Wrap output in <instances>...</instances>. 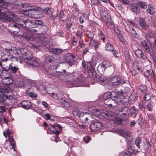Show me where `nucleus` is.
Listing matches in <instances>:
<instances>
[{"instance_id": "f257e3e1", "label": "nucleus", "mask_w": 156, "mask_h": 156, "mask_svg": "<svg viewBox=\"0 0 156 156\" xmlns=\"http://www.w3.org/2000/svg\"><path fill=\"white\" fill-rule=\"evenodd\" d=\"M15 17H16L15 21H12L9 22H14L16 24L12 26V30H11L12 33L15 32L18 33L19 31V27L20 26H22L23 27H25L27 29H30L32 27V22L30 20H20V19H18V21L15 15L13 13Z\"/></svg>"}, {"instance_id": "f03ea898", "label": "nucleus", "mask_w": 156, "mask_h": 156, "mask_svg": "<svg viewBox=\"0 0 156 156\" xmlns=\"http://www.w3.org/2000/svg\"><path fill=\"white\" fill-rule=\"evenodd\" d=\"M2 0L0 1V7L4 5ZM16 17L13 14L12 12H11L5 9L3 11L0 8V19L3 21L11 22L15 21Z\"/></svg>"}, {"instance_id": "7ed1b4c3", "label": "nucleus", "mask_w": 156, "mask_h": 156, "mask_svg": "<svg viewBox=\"0 0 156 156\" xmlns=\"http://www.w3.org/2000/svg\"><path fill=\"white\" fill-rule=\"evenodd\" d=\"M124 93L123 91H121L119 92L112 91L111 94V96L114 100H115L118 104L121 105H127V104L129 102L128 97L124 98V97L122 98L123 96H124Z\"/></svg>"}, {"instance_id": "20e7f679", "label": "nucleus", "mask_w": 156, "mask_h": 156, "mask_svg": "<svg viewBox=\"0 0 156 156\" xmlns=\"http://www.w3.org/2000/svg\"><path fill=\"white\" fill-rule=\"evenodd\" d=\"M112 92L110 93H108L105 94L103 96L104 99V103L107 106L112 108H115L118 104L116 101L111 96V94Z\"/></svg>"}, {"instance_id": "39448f33", "label": "nucleus", "mask_w": 156, "mask_h": 156, "mask_svg": "<svg viewBox=\"0 0 156 156\" xmlns=\"http://www.w3.org/2000/svg\"><path fill=\"white\" fill-rule=\"evenodd\" d=\"M1 94L0 96V102L2 104H4L5 105H11L14 104L17 101V99L12 97L7 96Z\"/></svg>"}, {"instance_id": "423d86ee", "label": "nucleus", "mask_w": 156, "mask_h": 156, "mask_svg": "<svg viewBox=\"0 0 156 156\" xmlns=\"http://www.w3.org/2000/svg\"><path fill=\"white\" fill-rule=\"evenodd\" d=\"M31 28V29H30L27 33L23 34V37L26 40L34 41L35 40V38L33 34H36V32L38 30L36 29V27H32Z\"/></svg>"}, {"instance_id": "0eeeda50", "label": "nucleus", "mask_w": 156, "mask_h": 156, "mask_svg": "<svg viewBox=\"0 0 156 156\" xmlns=\"http://www.w3.org/2000/svg\"><path fill=\"white\" fill-rule=\"evenodd\" d=\"M110 81L114 85L122 86L126 82L124 79L117 76L112 77Z\"/></svg>"}, {"instance_id": "6e6552de", "label": "nucleus", "mask_w": 156, "mask_h": 156, "mask_svg": "<svg viewBox=\"0 0 156 156\" xmlns=\"http://www.w3.org/2000/svg\"><path fill=\"white\" fill-rule=\"evenodd\" d=\"M108 13L107 11H104L101 13V15L103 17H105V20H107L106 22L107 25L111 28H113L114 27V26L113 23L112 21L110 18L108 17Z\"/></svg>"}, {"instance_id": "1a4fd4ad", "label": "nucleus", "mask_w": 156, "mask_h": 156, "mask_svg": "<svg viewBox=\"0 0 156 156\" xmlns=\"http://www.w3.org/2000/svg\"><path fill=\"white\" fill-rule=\"evenodd\" d=\"M90 127L91 131L94 132L101 128V124L99 120H96L91 122Z\"/></svg>"}, {"instance_id": "9d476101", "label": "nucleus", "mask_w": 156, "mask_h": 156, "mask_svg": "<svg viewBox=\"0 0 156 156\" xmlns=\"http://www.w3.org/2000/svg\"><path fill=\"white\" fill-rule=\"evenodd\" d=\"M96 64V62L93 61L87 62V70L89 73L91 72L92 74H93V73H95Z\"/></svg>"}, {"instance_id": "9b49d317", "label": "nucleus", "mask_w": 156, "mask_h": 156, "mask_svg": "<svg viewBox=\"0 0 156 156\" xmlns=\"http://www.w3.org/2000/svg\"><path fill=\"white\" fill-rule=\"evenodd\" d=\"M24 61L27 64H28L34 67H38L39 66V63L37 62L36 60L34 58H25Z\"/></svg>"}, {"instance_id": "f8f14e48", "label": "nucleus", "mask_w": 156, "mask_h": 156, "mask_svg": "<svg viewBox=\"0 0 156 156\" xmlns=\"http://www.w3.org/2000/svg\"><path fill=\"white\" fill-rule=\"evenodd\" d=\"M89 111L91 112V113L94 114V115H101L102 116L104 117L105 118H106L107 115H108L107 113H105L103 112V110H100L99 111L98 110L96 109H93L92 110H91L90 108H88Z\"/></svg>"}, {"instance_id": "ddd939ff", "label": "nucleus", "mask_w": 156, "mask_h": 156, "mask_svg": "<svg viewBox=\"0 0 156 156\" xmlns=\"http://www.w3.org/2000/svg\"><path fill=\"white\" fill-rule=\"evenodd\" d=\"M74 57L70 53L66 54L64 57V59L66 61V63H69V67L71 66L72 64L74 62Z\"/></svg>"}, {"instance_id": "4468645a", "label": "nucleus", "mask_w": 156, "mask_h": 156, "mask_svg": "<svg viewBox=\"0 0 156 156\" xmlns=\"http://www.w3.org/2000/svg\"><path fill=\"white\" fill-rule=\"evenodd\" d=\"M51 12V11L49 8L42 9L40 7V18L43 17L45 14H49Z\"/></svg>"}, {"instance_id": "2eb2a0df", "label": "nucleus", "mask_w": 156, "mask_h": 156, "mask_svg": "<svg viewBox=\"0 0 156 156\" xmlns=\"http://www.w3.org/2000/svg\"><path fill=\"white\" fill-rule=\"evenodd\" d=\"M135 54L137 57L141 58L145 60H148L146 55L144 54L142 51L140 49H138L135 50Z\"/></svg>"}, {"instance_id": "dca6fc26", "label": "nucleus", "mask_w": 156, "mask_h": 156, "mask_svg": "<svg viewBox=\"0 0 156 156\" xmlns=\"http://www.w3.org/2000/svg\"><path fill=\"white\" fill-rule=\"evenodd\" d=\"M2 82L4 84L9 85L13 83V80L12 77H6L2 79Z\"/></svg>"}, {"instance_id": "f3484780", "label": "nucleus", "mask_w": 156, "mask_h": 156, "mask_svg": "<svg viewBox=\"0 0 156 156\" xmlns=\"http://www.w3.org/2000/svg\"><path fill=\"white\" fill-rule=\"evenodd\" d=\"M37 13H38V11L36 10L35 11L34 10H30V9H27L24 10L23 12V14L26 15H28L29 16H31V14H36Z\"/></svg>"}, {"instance_id": "a211bd4d", "label": "nucleus", "mask_w": 156, "mask_h": 156, "mask_svg": "<svg viewBox=\"0 0 156 156\" xmlns=\"http://www.w3.org/2000/svg\"><path fill=\"white\" fill-rule=\"evenodd\" d=\"M21 105L23 108L28 109L31 106V103L28 101H23L21 102Z\"/></svg>"}, {"instance_id": "6ab92c4d", "label": "nucleus", "mask_w": 156, "mask_h": 156, "mask_svg": "<svg viewBox=\"0 0 156 156\" xmlns=\"http://www.w3.org/2000/svg\"><path fill=\"white\" fill-rule=\"evenodd\" d=\"M139 23L140 25L143 29H146L147 28L148 26L145 22L144 18H140L139 19Z\"/></svg>"}, {"instance_id": "aec40b11", "label": "nucleus", "mask_w": 156, "mask_h": 156, "mask_svg": "<svg viewBox=\"0 0 156 156\" xmlns=\"http://www.w3.org/2000/svg\"><path fill=\"white\" fill-rule=\"evenodd\" d=\"M118 132L120 135L125 137L129 136L130 134L129 131L126 129H119Z\"/></svg>"}, {"instance_id": "412c9836", "label": "nucleus", "mask_w": 156, "mask_h": 156, "mask_svg": "<svg viewBox=\"0 0 156 156\" xmlns=\"http://www.w3.org/2000/svg\"><path fill=\"white\" fill-rule=\"evenodd\" d=\"M5 54L2 49H0V58L2 59V62L7 61L9 59V58L5 57Z\"/></svg>"}, {"instance_id": "4be33fe9", "label": "nucleus", "mask_w": 156, "mask_h": 156, "mask_svg": "<svg viewBox=\"0 0 156 156\" xmlns=\"http://www.w3.org/2000/svg\"><path fill=\"white\" fill-rule=\"evenodd\" d=\"M19 68L17 66H15L12 63L10 64L9 72L13 74H15L18 70Z\"/></svg>"}, {"instance_id": "5701e85b", "label": "nucleus", "mask_w": 156, "mask_h": 156, "mask_svg": "<svg viewBox=\"0 0 156 156\" xmlns=\"http://www.w3.org/2000/svg\"><path fill=\"white\" fill-rule=\"evenodd\" d=\"M61 102L64 107L67 108H68L70 107V105L69 102L68 100L66 98H62L61 99Z\"/></svg>"}, {"instance_id": "b1692460", "label": "nucleus", "mask_w": 156, "mask_h": 156, "mask_svg": "<svg viewBox=\"0 0 156 156\" xmlns=\"http://www.w3.org/2000/svg\"><path fill=\"white\" fill-rule=\"evenodd\" d=\"M141 44L142 47L144 48L145 50L147 52H150V49L146 41H144L141 42Z\"/></svg>"}, {"instance_id": "393cba45", "label": "nucleus", "mask_w": 156, "mask_h": 156, "mask_svg": "<svg viewBox=\"0 0 156 156\" xmlns=\"http://www.w3.org/2000/svg\"><path fill=\"white\" fill-rule=\"evenodd\" d=\"M144 100L142 101V103L140 104V105H142L143 107H145L144 105L145 101H148L151 99V96L150 94H147L145 95H144L143 97Z\"/></svg>"}, {"instance_id": "a878e982", "label": "nucleus", "mask_w": 156, "mask_h": 156, "mask_svg": "<svg viewBox=\"0 0 156 156\" xmlns=\"http://www.w3.org/2000/svg\"><path fill=\"white\" fill-rule=\"evenodd\" d=\"M135 4H137L141 8L145 9L147 7V5L146 3L144 2H139L136 0L134 2Z\"/></svg>"}, {"instance_id": "bb28decb", "label": "nucleus", "mask_w": 156, "mask_h": 156, "mask_svg": "<svg viewBox=\"0 0 156 156\" xmlns=\"http://www.w3.org/2000/svg\"><path fill=\"white\" fill-rule=\"evenodd\" d=\"M48 50L50 52L53 53L55 54H58L61 53L62 50L59 48H49Z\"/></svg>"}, {"instance_id": "cd10ccee", "label": "nucleus", "mask_w": 156, "mask_h": 156, "mask_svg": "<svg viewBox=\"0 0 156 156\" xmlns=\"http://www.w3.org/2000/svg\"><path fill=\"white\" fill-rule=\"evenodd\" d=\"M13 136H9L8 140H9L10 144L12 146V148L14 150V148L16 147V143L15 141L13 139Z\"/></svg>"}, {"instance_id": "c85d7f7f", "label": "nucleus", "mask_w": 156, "mask_h": 156, "mask_svg": "<svg viewBox=\"0 0 156 156\" xmlns=\"http://www.w3.org/2000/svg\"><path fill=\"white\" fill-rule=\"evenodd\" d=\"M48 28L45 25H43L40 27V31L42 34H45L48 31Z\"/></svg>"}, {"instance_id": "c756f323", "label": "nucleus", "mask_w": 156, "mask_h": 156, "mask_svg": "<svg viewBox=\"0 0 156 156\" xmlns=\"http://www.w3.org/2000/svg\"><path fill=\"white\" fill-rule=\"evenodd\" d=\"M93 117V116L90 115L89 114L87 113H85L83 114V119L86 122L88 121L89 119H92Z\"/></svg>"}, {"instance_id": "7c9ffc66", "label": "nucleus", "mask_w": 156, "mask_h": 156, "mask_svg": "<svg viewBox=\"0 0 156 156\" xmlns=\"http://www.w3.org/2000/svg\"><path fill=\"white\" fill-rule=\"evenodd\" d=\"M133 3L131 4V5L129 7V9L133 12H135L136 10L137 9V4H135L134 2H135L136 0H133Z\"/></svg>"}, {"instance_id": "2f4dec72", "label": "nucleus", "mask_w": 156, "mask_h": 156, "mask_svg": "<svg viewBox=\"0 0 156 156\" xmlns=\"http://www.w3.org/2000/svg\"><path fill=\"white\" fill-rule=\"evenodd\" d=\"M63 71L64 72V73L62 72H61V73L60 72H58V74H59V75L58 76L59 78L62 80H64L65 78V75H66V74H65L66 70H63Z\"/></svg>"}, {"instance_id": "473e14b6", "label": "nucleus", "mask_w": 156, "mask_h": 156, "mask_svg": "<svg viewBox=\"0 0 156 156\" xmlns=\"http://www.w3.org/2000/svg\"><path fill=\"white\" fill-rule=\"evenodd\" d=\"M141 66H139L138 63H136L133 66L132 69L140 72L141 70Z\"/></svg>"}, {"instance_id": "72a5a7b5", "label": "nucleus", "mask_w": 156, "mask_h": 156, "mask_svg": "<svg viewBox=\"0 0 156 156\" xmlns=\"http://www.w3.org/2000/svg\"><path fill=\"white\" fill-rule=\"evenodd\" d=\"M130 112L131 115L135 117L137 113V111L135 109V107L134 106L132 107L130 109Z\"/></svg>"}, {"instance_id": "f704fd0d", "label": "nucleus", "mask_w": 156, "mask_h": 156, "mask_svg": "<svg viewBox=\"0 0 156 156\" xmlns=\"http://www.w3.org/2000/svg\"><path fill=\"white\" fill-rule=\"evenodd\" d=\"M105 49L106 50L111 51H112L114 50L113 46L109 43L107 44L105 47Z\"/></svg>"}, {"instance_id": "c9c22d12", "label": "nucleus", "mask_w": 156, "mask_h": 156, "mask_svg": "<svg viewBox=\"0 0 156 156\" xmlns=\"http://www.w3.org/2000/svg\"><path fill=\"white\" fill-rule=\"evenodd\" d=\"M139 89L142 93L145 94L147 91V88L145 85H143L140 87Z\"/></svg>"}, {"instance_id": "e433bc0d", "label": "nucleus", "mask_w": 156, "mask_h": 156, "mask_svg": "<svg viewBox=\"0 0 156 156\" xmlns=\"http://www.w3.org/2000/svg\"><path fill=\"white\" fill-rule=\"evenodd\" d=\"M15 84L16 86L19 87L23 86V82L22 80H17Z\"/></svg>"}, {"instance_id": "4c0bfd02", "label": "nucleus", "mask_w": 156, "mask_h": 156, "mask_svg": "<svg viewBox=\"0 0 156 156\" xmlns=\"http://www.w3.org/2000/svg\"><path fill=\"white\" fill-rule=\"evenodd\" d=\"M144 75L150 79H151L152 76L151 72L147 69H146V71H145Z\"/></svg>"}, {"instance_id": "58836bf2", "label": "nucleus", "mask_w": 156, "mask_h": 156, "mask_svg": "<svg viewBox=\"0 0 156 156\" xmlns=\"http://www.w3.org/2000/svg\"><path fill=\"white\" fill-rule=\"evenodd\" d=\"M2 71L3 72L4 71H5L6 72H9L10 69V65H9V66H5L4 65H2Z\"/></svg>"}, {"instance_id": "ea45409f", "label": "nucleus", "mask_w": 156, "mask_h": 156, "mask_svg": "<svg viewBox=\"0 0 156 156\" xmlns=\"http://www.w3.org/2000/svg\"><path fill=\"white\" fill-rule=\"evenodd\" d=\"M141 139L140 137H138L135 140V144L137 147L139 148L140 147V144L141 143Z\"/></svg>"}, {"instance_id": "a19ab883", "label": "nucleus", "mask_w": 156, "mask_h": 156, "mask_svg": "<svg viewBox=\"0 0 156 156\" xmlns=\"http://www.w3.org/2000/svg\"><path fill=\"white\" fill-rule=\"evenodd\" d=\"M129 110V109L128 108L125 107L122 109V112L124 115H129L128 111Z\"/></svg>"}, {"instance_id": "79ce46f5", "label": "nucleus", "mask_w": 156, "mask_h": 156, "mask_svg": "<svg viewBox=\"0 0 156 156\" xmlns=\"http://www.w3.org/2000/svg\"><path fill=\"white\" fill-rule=\"evenodd\" d=\"M101 76L95 74V76H93V80L94 82H99Z\"/></svg>"}, {"instance_id": "37998d69", "label": "nucleus", "mask_w": 156, "mask_h": 156, "mask_svg": "<svg viewBox=\"0 0 156 156\" xmlns=\"http://www.w3.org/2000/svg\"><path fill=\"white\" fill-rule=\"evenodd\" d=\"M83 80L84 78L81 76H80L77 77L75 81H76V83L78 84L83 81Z\"/></svg>"}, {"instance_id": "c03bdc74", "label": "nucleus", "mask_w": 156, "mask_h": 156, "mask_svg": "<svg viewBox=\"0 0 156 156\" xmlns=\"http://www.w3.org/2000/svg\"><path fill=\"white\" fill-rule=\"evenodd\" d=\"M50 125L51 126V127L50 128H48V129L51 130H52V128H54L55 126H56L59 129H61L62 128L61 126L58 124H54V125H52L51 124Z\"/></svg>"}, {"instance_id": "a18cd8bd", "label": "nucleus", "mask_w": 156, "mask_h": 156, "mask_svg": "<svg viewBox=\"0 0 156 156\" xmlns=\"http://www.w3.org/2000/svg\"><path fill=\"white\" fill-rule=\"evenodd\" d=\"M107 80L105 77L103 76H101L99 83L104 84V83L106 82Z\"/></svg>"}, {"instance_id": "49530a36", "label": "nucleus", "mask_w": 156, "mask_h": 156, "mask_svg": "<svg viewBox=\"0 0 156 156\" xmlns=\"http://www.w3.org/2000/svg\"><path fill=\"white\" fill-rule=\"evenodd\" d=\"M147 12L150 14H153L155 12L154 9L152 7H148L147 9Z\"/></svg>"}, {"instance_id": "de8ad7c7", "label": "nucleus", "mask_w": 156, "mask_h": 156, "mask_svg": "<svg viewBox=\"0 0 156 156\" xmlns=\"http://www.w3.org/2000/svg\"><path fill=\"white\" fill-rule=\"evenodd\" d=\"M99 37L103 41L105 40V37L104 33L102 31H100L99 33Z\"/></svg>"}, {"instance_id": "09e8293b", "label": "nucleus", "mask_w": 156, "mask_h": 156, "mask_svg": "<svg viewBox=\"0 0 156 156\" xmlns=\"http://www.w3.org/2000/svg\"><path fill=\"white\" fill-rule=\"evenodd\" d=\"M77 39L76 38H73L71 42V46H75L77 44Z\"/></svg>"}, {"instance_id": "8fccbe9b", "label": "nucleus", "mask_w": 156, "mask_h": 156, "mask_svg": "<svg viewBox=\"0 0 156 156\" xmlns=\"http://www.w3.org/2000/svg\"><path fill=\"white\" fill-rule=\"evenodd\" d=\"M79 43V44L76 48V50L77 51L79 50L80 48L83 47L84 45V44L82 41H80Z\"/></svg>"}, {"instance_id": "3c124183", "label": "nucleus", "mask_w": 156, "mask_h": 156, "mask_svg": "<svg viewBox=\"0 0 156 156\" xmlns=\"http://www.w3.org/2000/svg\"><path fill=\"white\" fill-rule=\"evenodd\" d=\"M50 13L51 15L50 18V19L53 20H55L57 16V14L56 13L55 14H53V13H52V12Z\"/></svg>"}, {"instance_id": "603ef678", "label": "nucleus", "mask_w": 156, "mask_h": 156, "mask_svg": "<svg viewBox=\"0 0 156 156\" xmlns=\"http://www.w3.org/2000/svg\"><path fill=\"white\" fill-rule=\"evenodd\" d=\"M97 70L98 71L101 73L103 72L104 71V70H103V68L101 67V66L100 64L98 66L97 68Z\"/></svg>"}, {"instance_id": "864d4df0", "label": "nucleus", "mask_w": 156, "mask_h": 156, "mask_svg": "<svg viewBox=\"0 0 156 156\" xmlns=\"http://www.w3.org/2000/svg\"><path fill=\"white\" fill-rule=\"evenodd\" d=\"M30 6V5L28 3H23L22 4V7L23 8L27 9V7Z\"/></svg>"}, {"instance_id": "5fc2aeb1", "label": "nucleus", "mask_w": 156, "mask_h": 156, "mask_svg": "<svg viewBox=\"0 0 156 156\" xmlns=\"http://www.w3.org/2000/svg\"><path fill=\"white\" fill-rule=\"evenodd\" d=\"M83 140L86 143H87L90 140V138L89 136H87L83 138Z\"/></svg>"}, {"instance_id": "6e6d98bb", "label": "nucleus", "mask_w": 156, "mask_h": 156, "mask_svg": "<svg viewBox=\"0 0 156 156\" xmlns=\"http://www.w3.org/2000/svg\"><path fill=\"white\" fill-rule=\"evenodd\" d=\"M10 58V59L12 61H18L20 59L19 57H15L14 56H12Z\"/></svg>"}, {"instance_id": "4d7b16f0", "label": "nucleus", "mask_w": 156, "mask_h": 156, "mask_svg": "<svg viewBox=\"0 0 156 156\" xmlns=\"http://www.w3.org/2000/svg\"><path fill=\"white\" fill-rule=\"evenodd\" d=\"M82 30H81V32H80L79 30H78L76 33V35L77 37H78L80 38L82 37Z\"/></svg>"}, {"instance_id": "13d9d810", "label": "nucleus", "mask_w": 156, "mask_h": 156, "mask_svg": "<svg viewBox=\"0 0 156 156\" xmlns=\"http://www.w3.org/2000/svg\"><path fill=\"white\" fill-rule=\"evenodd\" d=\"M72 26V23L70 22H69V23H67L66 26V29L69 30L70 29L71 27Z\"/></svg>"}, {"instance_id": "bf43d9fd", "label": "nucleus", "mask_w": 156, "mask_h": 156, "mask_svg": "<svg viewBox=\"0 0 156 156\" xmlns=\"http://www.w3.org/2000/svg\"><path fill=\"white\" fill-rule=\"evenodd\" d=\"M73 14L74 16H77L79 14L78 9H76V10H73Z\"/></svg>"}, {"instance_id": "052dcab7", "label": "nucleus", "mask_w": 156, "mask_h": 156, "mask_svg": "<svg viewBox=\"0 0 156 156\" xmlns=\"http://www.w3.org/2000/svg\"><path fill=\"white\" fill-rule=\"evenodd\" d=\"M130 32H131L133 36H134L136 37V36L137 35L136 31L133 28H132L131 29H130Z\"/></svg>"}, {"instance_id": "680f3d73", "label": "nucleus", "mask_w": 156, "mask_h": 156, "mask_svg": "<svg viewBox=\"0 0 156 156\" xmlns=\"http://www.w3.org/2000/svg\"><path fill=\"white\" fill-rule=\"evenodd\" d=\"M29 96L32 98H35L37 97V95L35 94H34L32 92H30Z\"/></svg>"}, {"instance_id": "e2e57ef3", "label": "nucleus", "mask_w": 156, "mask_h": 156, "mask_svg": "<svg viewBox=\"0 0 156 156\" xmlns=\"http://www.w3.org/2000/svg\"><path fill=\"white\" fill-rule=\"evenodd\" d=\"M11 134V132L9 129H7L5 132H3V134L4 136L6 137V134L7 135H10Z\"/></svg>"}, {"instance_id": "0e129e2a", "label": "nucleus", "mask_w": 156, "mask_h": 156, "mask_svg": "<svg viewBox=\"0 0 156 156\" xmlns=\"http://www.w3.org/2000/svg\"><path fill=\"white\" fill-rule=\"evenodd\" d=\"M3 92L7 93H9L11 91V89L9 87H7L5 89L3 90Z\"/></svg>"}, {"instance_id": "69168bd1", "label": "nucleus", "mask_w": 156, "mask_h": 156, "mask_svg": "<svg viewBox=\"0 0 156 156\" xmlns=\"http://www.w3.org/2000/svg\"><path fill=\"white\" fill-rule=\"evenodd\" d=\"M87 37L90 39H92L94 37V34L93 33H87Z\"/></svg>"}, {"instance_id": "338daca9", "label": "nucleus", "mask_w": 156, "mask_h": 156, "mask_svg": "<svg viewBox=\"0 0 156 156\" xmlns=\"http://www.w3.org/2000/svg\"><path fill=\"white\" fill-rule=\"evenodd\" d=\"M146 107H147V109L150 111H152V106L150 103H149L146 106Z\"/></svg>"}, {"instance_id": "774afa93", "label": "nucleus", "mask_w": 156, "mask_h": 156, "mask_svg": "<svg viewBox=\"0 0 156 156\" xmlns=\"http://www.w3.org/2000/svg\"><path fill=\"white\" fill-rule=\"evenodd\" d=\"M96 43V42L94 40L91 39L89 43V45L90 46H93L94 44Z\"/></svg>"}]
</instances>
